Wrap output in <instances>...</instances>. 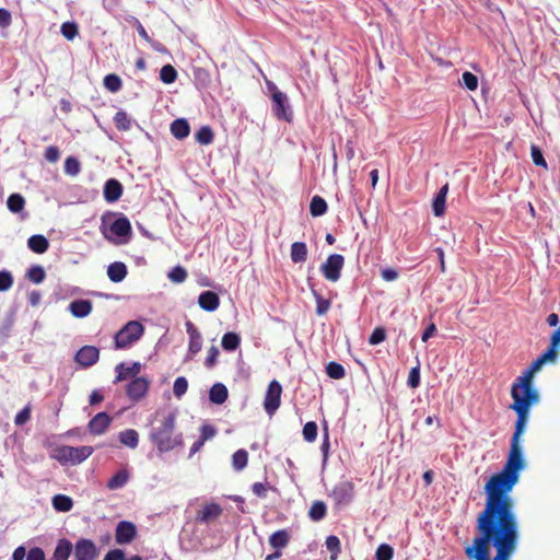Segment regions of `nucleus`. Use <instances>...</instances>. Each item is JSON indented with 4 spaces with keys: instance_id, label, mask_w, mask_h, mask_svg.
Returning <instances> with one entry per match:
<instances>
[{
    "instance_id": "nucleus-1",
    "label": "nucleus",
    "mask_w": 560,
    "mask_h": 560,
    "mask_svg": "<svg viewBox=\"0 0 560 560\" xmlns=\"http://www.w3.org/2000/svg\"><path fill=\"white\" fill-rule=\"evenodd\" d=\"M515 431L511 440L508 460L500 472L485 485L486 503L476 520V535L464 548L467 560H511L520 540L515 504L510 495L525 466L521 436L528 413L516 412Z\"/></svg>"
},
{
    "instance_id": "nucleus-2",
    "label": "nucleus",
    "mask_w": 560,
    "mask_h": 560,
    "mask_svg": "<svg viewBox=\"0 0 560 560\" xmlns=\"http://www.w3.org/2000/svg\"><path fill=\"white\" fill-rule=\"evenodd\" d=\"M544 364L545 362L538 357L513 383L511 388L513 404L511 405V409L515 412L529 415L530 407L539 401V394L533 387L532 383L535 373L538 372Z\"/></svg>"
},
{
    "instance_id": "nucleus-3",
    "label": "nucleus",
    "mask_w": 560,
    "mask_h": 560,
    "mask_svg": "<svg viewBox=\"0 0 560 560\" xmlns=\"http://www.w3.org/2000/svg\"><path fill=\"white\" fill-rule=\"evenodd\" d=\"M176 416L174 412L167 413L161 421V424L150 433V439L159 452L165 453L183 445V434L175 431Z\"/></svg>"
},
{
    "instance_id": "nucleus-4",
    "label": "nucleus",
    "mask_w": 560,
    "mask_h": 560,
    "mask_svg": "<svg viewBox=\"0 0 560 560\" xmlns=\"http://www.w3.org/2000/svg\"><path fill=\"white\" fill-rule=\"evenodd\" d=\"M93 452L94 448L89 445L78 447L62 445L54 450L52 457L61 464L78 465L89 458Z\"/></svg>"
},
{
    "instance_id": "nucleus-5",
    "label": "nucleus",
    "mask_w": 560,
    "mask_h": 560,
    "mask_svg": "<svg viewBox=\"0 0 560 560\" xmlns=\"http://www.w3.org/2000/svg\"><path fill=\"white\" fill-rule=\"evenodd\" d=\"M144 332L143 325L138 320L128 322L115 335V348L126 349L133 342L138 341Z\"/></svg>"
},
{
    "instance_id": "nucleus-6",
    "label": "nucleus",
    "mask_w": 560,
    "mask_h": 560,
    "mask_svg": "<svg viewBox=\"0 0 560 560\" xmlns=\"http://www.w3.org/2000/svg\"><path fill=\"white\" fill-rule=\"evenodd\" d=\"M345 265V257L340 254H331L320 266V271L326 280L337 282L341 277V270Z\"/></svg>"
},
{
    "instance_id": "nucleus-7",
    "label": "nucleus",
    "mask_w": 560,
    "mask_h": 560,
    "mask_svg": "<svg viewBox=\"0 0 560 560\" xmlns=\"http://www.w3.org/2000/svg\"><path fill=\"white\" fill-rule=\"evenodd\" d=\"M282 386L277 380H272L267 388L264 398V409L271 417L279 409L281 404Z\"/></svg>"
},
{
    "instance_id": "nucleus-8",
    "label": "nucleus",
    "mask_w": 560,
    "mask_h": 560,
    "mask_svg": "<svg viewBox=\"0 0 560 560\" xmlns=\"http://www.w3.org/2000/svg\"><path fill=\"white\" fill-rule=\"evenodd\" d=\"M272 113L277 119L291 122L293 120V110L291 109L289 98L285 93L278 92L272 95Z\"/></svg>"
},
{
    "instance_id": "nucleus-9",
    "label": "nucleus",
    "mask_w": 560,
    "mask_h": 560,
    "mask_svg": "<svg viewBox=\"0 0 560 560\" xmlns=\"http://www.w3.org/2000/svg\"><path fill=\"white\" fill-rule=\"evenodd\" d=\"M149 387L150 382L145 377H136L128 383L126 394L131 401L137 402L147 396Z\"/></svg>"
},
{
    "instance_id": "nucleus-10",
    "label": "nucleus",
    "mask_w": 560,
    "mask_h": 560,
    "mask_svg": "<svg viewBox=\"0 0 560 560\" xmlns=\"http://www.w3.org/2000/svg\"><path fill=\"white\" fill-rule=\"evenodd\" d=\"M98 556L97 548L91 539H79L74 547V560H95Z\"/></svg>"
},
{
    "instance_id": "nucleus-11",
    "label": "nucleus",
    "mask_w": 560,
    "mask_h": 560,
    "mask_svg": "<svg viewBox=\"0 0 560 560\" xmlns=\"http://www.w3.org/2000/svg\"><path fill=\"white\" fill-rule=\"evenodd\" d=\"M332 498L338 504H349L354 495V483L352 481H341L332 489Z\"/></svg>"
},
{
    "instance_id": "nucleus-12",
    "label": "nucleus",
    "mask_w": 560,
    "mask_h": 560,
    "mask_svg": "<svg viewBox=\"0 0 560 560\" xmlns=\"http://www.w3.org/2000/svg\"><path fill=\"white\" fill-rule=\"evenodd\" d=\"M100 350L94 346H83L75 353L74 360L82 368H90L98 361Z\"/></svg>"
},
{
    "instance_id": "nucleus-13",
    "label": "nucleus",
    "mask_w": 560,
    "mask_h": 560,
    "mask_svg": "<svg viewBox=\"0 0 560 560\" xmlns=\"http://www.w3.org/2000/svg\"><path fill=\"white\" fill-rule=\"evenodd\" d=\"M222 508L218 503H207L196 514V521L202 524H208L219 518L222 514Z\"/></svg>"
},
{
    "instance_id": "nucleus-14",
    "label": "nucleus",
    "mask_w": 560,
    "mask_h": 560,
    "mask_svg": "<svg viewBox=\"0 0 560 560\" xmlns=\"http://www.w3.org/2000/svg\"><path fill=\"white\" fill-rule=\"evenodd\" d=\"M136 536V526L131 522L121 521L118 523L115 533L117 544H129Z\"/></svg>"
},
{
    "instance_id": "nucleus-15",
    "label": "nucleus",
    "mask_w": 560,
    "mask_h": 560,
    "mask_svg": "<svg viewBox=\"0 0 560 560\" xmlns=\"http://www.w3.org/2000/svg\"><path fill=\"white\" fill-rule=\"evenodd\" d=\"M112 423V418L106 412H98L89 422V431L94 435L103 434Z\"/></svg>"
},
{
    "instance_id": "nucleus-16",
    "label": "nucleus",
    "mask_w": 560,
    "mask_h": 560,
    "mask_svg": "<svg viewBox=\"0 0 560 560\" xmlns=\"http://www.w3.org/2000/svg\"><path fill=\"white\" fill-rule=\"evenodd\" d=\"M142 365L140 362H133L130 366H127L125 363H119L116 365V378L114 383H119L128 377H138L137 375L141 372Z\"/></svg>"
},
{
    "instance_id": "nucleus-17",
    "label": "nucleus",
    "mask_w": 560,
    "mask_h": 560,
    "mask_svg": "<svg viewBox=\"0 0 560 560\" xmlns=\"http://www.w3.org/2000/svg\"><path fill=\"white\" fill-rule=\"evenodd\" d=\"M122 191L124 188L121 183L115 178H110L104 185V199L107 202L113 203L121 197Z\"/></svg>"
},
{
    "instance_id": "nucleus-18",
    "label": "nucleus",
    "mask_w": 560,
    "mask_h": 560,
    "mask_svg": "<svg viewBox=\"0 0 560 560\" xmlns=\"http://www.w3.org/2000/svg\"><path fill=\"white\" fill-rule=\"evenodd\" d=\"M109 231L116 235L121 237H130L132 233L130 221L124 214H119V217L109 225Z\"/></svg>"
},
{
    "instance_id": "nucleus-19",
    "label": "nucleus",
    "mask_w": 560,
    "mask_h": 560,
    "mask_svg": "<svg viewBox=\"0 0 560 560\" xmlns=\"http://www.w3.org/2000/svg\"><path fill=\"white\" fill-rule=\"evenodd\" d=\"M198 304L202 310L213 312L219 307L220 299L215 292L203 291L198 298Z\"/></svg>"
},
{
    "instance_id": "nucleus-20",
    "label": "nucleus",
    "mask_w": 560,
    "mask_h": 560,
    "mask_svg": "<svg viewBox=\"0 0 560 560\" xmlns=\"http://www.w3.org/2000/svg\"><path fill=\"white\" fill-rule=\"evenodd\" d=\"M69 311L74 317L82 318L92 312V303L89 300H74L70 303Z\"/></svg>"
},
{
    "instance_id": "nucleus-21",
    "label": "nucleus",
    "mask_w": 560,
    "mask_h": 560,
    "mask_svg": "<svg viewBox=\"0 0 560 560\" xmlns=\"http://www.w3.org/2000/svg\"><path fill=\"white\" fill-rule=\"evenodd\" d=\"M127 267L121 261H115L107 268V276L110 281L118 283L121 282L127 276Z\"/></svg>"
},
{
    "instance_id": "nucleus-22",
    "label": "nucleus",
    "mask_w": 560,
    "mask_h": 560,
    "mask_svg": "<svg viewBox=\"0 0 560 560\" xmlns=\"http://www.w3.org/2000/svg\"><path fill=\"white\" fill-rule=\"evenodd\" d=\"M290 537V533L287 529H279L270 535L269 545L273 549L280 550L288 546Z\"/></svg>"
},
{
    "instance_id": "nucleus-23",
    "label": "nucleus",
    "mask_w": 560,
    "mask_h": 560,
    "mask_svg": "<svg viewBox=\"0 0 560 560\" xmlns=\"http://www.w3.org/2000/svg\"><path fill=\"white\" fill-rule=\"evenodd\" d=\"M447 191H448V184H445L444 186H442L440 188L439 192L434 197L432 208H433V213L436 217H441L445 212V201H446Z\"/></svg>"
},
{
    "instance_id": "nucleus-24",
    "label": "nucleus",
    "mask_w": 560,
    "mask_h": 560,
    "mask_svg": "<svg viewBox=\"0 0 560 560\" xmlns=\"http://www.w3.org/2000/svg\"><path fill=\"white\" fill-rule=\"evenodd\" d=\"M27 246L36 254H44L49 247V242L44 235L35 234L27 240Z\"/></svg>"
},
{
    "instance_id": "nucleus-25",
    "label": "nucleus",
    "mask_w": 560,
    "mask_h": 560,
    "mask_svg": "<svg viewBox=\"0 0 560 560\" xmlns=\"http://www.w3.org/2000/svg\"><path fill=\"white\" fill-rule=\"evenodd\" d=\"M229 392L224 384L215 383L209 392V399L211 402L221 405L228 399Z\"/></svg>"
},
{
    "instance_id": "nucleus-26",
    "label": "nucleus",
    "mask_w": 560,
    "mask_h": 560,
    "mask_svg": "<svg viewBox=\"0 0 560 560\" xmlns=\"http://www.w3.org/2000/svg\"><path fill=\"white\" fill-rule=\"evenodd\" d=\"M171 132L176 139H185L190 132L189 124L184 118L175 119L171 124Z\"/></svg>"
},
{
    "instance_id": "nucleus-27",
    "label": "nucleus",
    "mask_w": 560,
    "mask_h": 560,
    "mask_svg": "<svg viewBox=\"0 0 560 560\" xmlns=\"http://www.w3.org/2000/svg\"><path fill=\"white\" fill-rule=\"evenodd\" d=\"M118 440L122 445L133 450L139 444V433L135 429H127L119 432Z\"/></svg>"
},
{
    "instance_id": "nucleus-28",
    "label": "nucleus",
    "mask_w": 560,
    "mask_h": 560,
    "mask_svg": "<svg viewBox=\"0 0 560 560\" xmlns=\"http://www.w3.org/2000/svg\"><path fill=\"white\" fill-rule=\"evenodd\" d=\"M307 246L304 242H294L291 245L290 256L293 262H304L307 259Z\"/></svg>"
},
{
    "instance_id": "nucleus-29",
    "label": "nucleus",
    "mask_w": 560,
    "mask_h": 560,
    "mask_svg": "<svg viewBox=\"0 0 560 560\" xmlns=\"http://www.w3.org/2000/svg\"><path fill=\"white\" fill-rule=\"evenodd\" d=\"M129 480V472L127 469H120L108 481L107 488L116 490L122 488Z\"/></svg>"
},
{
    "instance_id": "nucleus-30",
    "label": "nucleus",
    "mask_w": 560,
    "mask_h": 560,
    "mask_svg": "<svg viewBox=\"0 0 560 560\" xmlns=\"http://www.w3.org/2000/svg\"><path fill=\"white\" fill-rule=\"evenodd\" d=\"M328 206L325 199L318 195L311 199L310 212L313 217H320L327 212Z\"/></svg>"
},
{
    "instance_id": "nucleus-31",
    "label": "nucleus",
    "mask_w": 560,
    "mask_h": 560,
    "mask_svg": "<svg viewBox=\"0 0 560 560\" xmlns=\"http://www.w3.org/2000/svg\"><path fill=\"white\" fill-rule=\"evenodd\" d=\"M52 506L58 512H69L73 508V501L66 494H56L52 498Z\"/></svg>"
},
{
    "instance_id": "nucleus-32",
    "label": "nucleus",
    "mask_w": 560,
    "mask_h": 560,
    "mask_svg": "<svg viewBox=\"0 0 560 560\" xmlns=\"http://www.w3.org/2000/svg\"><path fill=\"white\" fill-rule=\"evenodd\" d=\"M72 550V545L67 539H60L54 551L55 560H68Z\"/></svg>"
},
{
    "instance_id": "nucleus-33",
    "label": "nucleus",
    "mask_w": 560,
    "mask_h": 560,
    "mask_svg": "<svg viewBox=\"0 0 560 560\" xmlns=\"http://www.w3.org/2000/svg\"><path fill=\"white\" fill-rule=\"evenodd\" d=\"M327 514V506L323 501H315L310 508L308 516L312 521H322Z\"/></svg>"
},
{
    "instance_id": "nucleus-34",
    "label": "nucleus",
    "mask_w": 560,
    "mask_h": 560,
    "mask_svg": "<svg viewBox=\"0 0 560 560\" xmlns=\"http://www.w3.org/2000/svg\"><path fill=\"white\" fill-rule=\"evenodd\" d=\"M222 348L226 351H234L241 345V337L236 332H226L222 337Z\"/></svg>"
},
{
    "instance_id": "nucleus-35",
    "label": "nucleus",
    "mask_w": 560,
    "mask_h": 560,
    "mask_svg": "<svg viewBox=\"0 0 560 560\" xmlns=\"http://www.w3.org/2000/svg\"><path fill=\"white\" fill-rule=\"evenodd\" d=\"M114 122L116 128L120 131H128L131 128V119L124 110H119L115 114Z\"/></svg>"
},
{
    "instance_id": "nucleus-36",
    "label": "nucleus",
    "mask_w": 560,
    "mask_h": 560,
    "mask_svg": "<svg viewBox=\"0 0 560 560\" xmlns=\"http://www.w3.org/2000/svg\"><path fill=\"white\" fill-rule=\"evenodd\" d=\"M325 544L326 548L330 551V560H337L341 552L340 539L335 535H330L326 538Z\"/></svg>"
},
{
    "instance_id": "nucleus-37",
    "label": "nucleus",
    "mask_w": 560,
    "mask_h": 560,
    "mask_svg": "<svg viewBox=\"0 0 560 560\" xmlns=\"http://www.w3.org/2000/svg\"><path fill=\"white\" fill-rule=\"evenodd\" d=\"M196 141L200 144L208 145L213 142L214 135L209 126H202L195 135Z\"/></svg>"
},
{
    "instance_id": "nucleus-38",
    "label": "nucleus",
    "mask_w": 560,
    "mask_h": 560,
    "mask_svg": "<svg viewBox=\"0 0 560 560\" xmlns=\"http://www.w3.org/2000/svg\"><path fill=\"white\" fill-rule=\"evenodd\" d=\"M312 294L316 301V314L322 316L325 315L330 308L331 302L324 299L315 289H311Z\"/></svg>"
},
{
    "instance_id": "nucleus-39",
    "label": "nucleus",
    "mask_w": 560,
    "mask_h": 560,
    "mask_svg": "<svg viewBox=\"0 0 560 560\" xmlns=\"http://www.w3.org/2000/svg\"><path fill=\"white\" fill-rule=\"evenodd\" d=\"M8 208L11 212L18 213L23 210L25 200L20 194H12L7 200Z\"/></svg>"
},
{
    "instance_id": "nucleus-40",
    "label": "nucleus",
    "mask_w": 560,
    "mask_h": 560,
    "mask_svg": "<svg viewBox=\"0 0 560 560\" xmlns=\"http://www.w3.org/2000/svg\"><path fill=\"white\" fill-rule=\"evenodd\" d=\"M248 453L241 448L237 450L232 456V464L235 470H242L247 466Z\"/></svg>"
},
{
    "instance_id": "nucleus-41",
    "label": "nucleus",
    "mask_w": 560,
    "mask_h": 560,
    "mask_svg": "<svg viewBox=\"0 0 560 560\" xmlns=\"http://www.w3.org/2000/svg\"><path fill=\"white\" fill-rule=\"evenodd\" d=\"M326 373L330 378L334 380H340L346 375L345 368L335 361H331L326 365Z\"/></svg>"
},
{
    "instance_id": "nucleus-42",
    "label": "nucleus",
    "mask_w": 560,
    "mask_h": 560,
    "mask_svg": "<svg viewBox=\"0 0 560 560\" xmlns=\"http://www.w3.org/2000/svg\"><path fill=\"white\" fill-rule=\"evenodd\" d=\"M26 277L33 283H40L44 281L46 273L42 266L35 265L27 270Z\"/></svg>"
},
{
    "instance_id": "nucleus-43",
    "label": "nucleus",
    "mask_w": 560,
    "mask_h": 560,
    "mask_svg": "<svg viewBox=\"0 0 560 560\" xmlns=\"http://www.w3.org/2000/svg\"><path fill=\"white\" fill-rule=\"evenodd\" d=\"M177 78V71L172 65H165L160 71V79L166 84L175 82Z\"/></svg>"
},
{
    "instance_id": "nucleus-44",
    "label": "nucleus",
    "mask_w": 560,
    "mask_h": 560,
    "mask_svg": "<svg viewBox=\"0 0 560 560\" xmlns=\"http://www.w3.org/2000/svg\"><path fill=\"white\" fill-rule=\"evenodd\" d=\"M121 85V80L117 74L110 73L104 78V86L113 93L118 92Z\"/></svg>"
},
{
    "instance_id": "nucleus-45",
    "label": "nucleus",
    "mask_w": 560,
    "mask_h": 560,
    "mask_svg": "<svg viewBox=\"0 0 560 560\" xmlns=\"http://www.w3.org/2000/svg\"><path fill=\"white\" fill-rule=\"evenodd\" d=\"M317 430H318V428H317L316 422H314V421L306 422L304 424L303 431H302L304 440L308 443L314 442L317 438Z\"/></svg>"
},
{
    "instance_id": "nucleus-46",
    "label": "nucleus",
    "mask_w": 560,
    "mask_h": 560,
    "mask_svg": "<svg viewBox=\"0 0 560 560\" xmlns=\"http://www.w3.org/2000/svg\"><path fill=\"white\" fill-rule=\"evenodd\" d=\"M61 34L68 40H72L79 34L78 25L73 22H65L61 24Z\"/></svg>"
},
{
    "instance_id": "nucleus-47",
    "label": "nucleus",
    "mask_w": 560,
    "mask_h": 560,
    "mask_svg": "<svg viewBox=\"0 0 560 560\" xmlns=\"http://www.w3.org/2000/svg\"><path fill=\"white\" fill-rule=\"evenodd\" d=\"M81 165L78 159L69 156L65 161V173L70 176H77L80 173Z\"/></svg>"
},
{
    "instance_id": "nucleus-48",
    "label": "nucleus",
    "mask_w": 560,
    "mask_h": 560,
    "mask_svg": "<svg viewBox=\"0 0 560 560\" xmlns=\"http://www.w3.org/2000/svg\"><path fill=\"white\" fill-rule=\"evenodd\" d=\"M394 556V549L387 544H382L377 547L375 552V560H392Z\"/></svg>"
},
{
    "instance_id": "nucleus-49",
    "label": "nucleus",
    "mask_w": 560,
    "mask_h": 560,
    "mask_svg": "<svg viewBox=\"0 0 560 560\" xmlns=\"http://www.w3.org/2000/svg\"><path fill=\"white\" fill-rule=\"evenodd\" d=\"M187 271L184 267L182 266H176L174 267L171 272L168 273V278L172 282H175V283H182L186 280L187 278Z\"/></svg>"
},
{
    "instance_id": "nucleus-50",
    "label": "nucleus",
    "mask_w": 560,
    "mask_h": 560,
    "mask_svg": "<svg viewBox=\"0 0 560 560\" xmlns=\"http://www.w3.org/2000/svg\"><path fill=\"white\" fill-rule=\"evenodd\" d=\"M188 389V382L184 376L175 380L173 385V393L177 398H180Z\"/></svg>"
},
{
    "instance_id": "nucleus-51",
    "label": "nucleus",
    "mask_w": 560,
    "mask_h": 560,
    "mask_svg": "<svg viewBox=\"0 0 560 560\" xmlns=\"http://www.w3.org/2000/svg\"><path fill=\"white\" fill-rule=\"evenodd\" d=\"M462 83L469 91H475L478 88V78L474 73L465 71L462 75Z\"/></svg>"
},
{
    "instance_id": "nucleus-52",
    "label": "nucleus",
    "mask_w": 560,
    "mask_h": 560,
    "mask_svg": "<svg viewBox=\"0 0 560 560\" xmlns=\"http://www.w3.org/2000/svg\"><path fill=\"white\" fill-rule=\"evenodd\" d=\"M202 348V337L201 334H195L192 337H189V348L188 351L191 355L197 354Z\"/></svg>"
},
{
    "instance_id": "nucleus-53",
    "label": "nucleus",
    "mask_w": 560,
    "mask_h": 560,
    "mask_svg": "<svg viewBox=\"0 0 560 560\" xmlns=\"http://www.w3.org/2000/svg\"><path fill=\"white\" fill-rule=\"evenodd\" d=\"M386 339V330L383 327H376L369 337V343L372 346L378 345Z\"/></svg>"
},
{
    "instance_id": "nucleus-54",
    "label": "nucleus",
    "mask_w": 560,
    "mask_h": 560,
    "mask_svg": "<svg viewBox=\"0 0 560 560\" xmlns=\"http://www.w3.org/2000/svg\"><path fill=\"white\" fill-rule=\"evenodd\" d=\"M530 154H532V160L535 165L542 166L544 168H547L546 160L542 155L541 150L537 145H535V144L532 145Z\"/></svg>"
},
{
    "instance_id": "nucleus-55",
    "label": "nucleus",
    "mask_w": 560,
    "mask_h": 560,
    "mask_svg": "<svg viewBox=\"0 0 560 560\" xmlns=\"http://www.w3.org/2000/svg\"><path fill=\"white\" fill-rule=\"evenodd\" d=\"M31 412L32 408L31 405L28 404L21 411L18 412V415L14 418V423L16 425L25 424L31 419Z\"/></svg>"
},
{
    "instance_id": "nucleus-56",
    "label": "nucleus",
    "mask_w": 560,
    "mask_h": 560,
    "mask_svg": "<svg viewBox=\"0 0 560 560\" xmlns=\"http://www.w3.org/2000/svg\"><path fill=\"white\" fill-rule=\"evenodd\" d=\"M13 284V277L11 272L2 270L0 271V291L9 290Z\"/></svg>"
},
{
    "instance_id": "nucleus-57",
    "label": "nucleus",
    "mask_w": 560,
    "mask_h": 560,
    "mask_svg": "<svg viewBox=\"0 0 560 560\" xmlns=\"http://www.w3.org/2000/svg\"><path fill=\"white\" fill-rule=\"evenodd\" d=\"M270 486L268 482H255L252 486L253 493L258 498H266Z\"/></svg>"
},
{
    "instance_id": "nucleus-58",
    "label": "nucleus",
    "mask_w": 560,
    "mask_h": 560,
    "mask_svg": "<svg viewBox=\"0 0 560 560\" xmlns=\"http://www.w3.org/2000/svg\"><path fill=\"white\" fill-rule=\"evenodd\" d=\"M217 434V429L211 424H203L200 428V440L203 442L212 439Z\"/></svg>"
},
{
    "instance_id": "nucleus-59",
    "label": "nucleus",
    "mask_w": 560,
    "mask_h": 560,
    "mask_svg": "<svg viewBox=\"0 0 560 560\" xmlns=\"http://www.w3.org/2000/svg\"><path fill=\"white\" fill-rule=\"evenodd\" d=\"M219 353V349L215 346L210 347L208 355L205 361L207 368L211 369L215 365Z\"/></svg>"
},
{
    "instance_id": "nucleus-60",
    "label": "nucleus",
    "mask_w": 560,
    "mask_h": 560,
    "mask_svg": "<svg viewBox=\"0 0 560 560\" xmlns=\"http://www.w3.org/2000/svg\"><path fill=\"white\" fill-rule=\"evenodd\" d=\"M408 385L411 388H417L420 385V370L419 366L411 369L408 375Z\"/></svg>"
},
{
    "instance_id": "nucleus-61",
    "label": "nucleus",
    "mask_w": 560,
    "mask_h": 560,
    "mask_svg": "<svg viewBox=\"0 0 560 560\" xmlns=\"http://www.w3.org/2000/svg\"><path fill=\"white\" fill-rule=\"evenodd\" d=\"M45 159L50 163H56L60 158V151L57 147L50 145L45 150Z\"/></svg>"
},
{
    "instance_id": "nucleus-62",
    "label": "nucleus",
    "mask_w": 560,
    "mask_h": 560,
    "mask_svg": "<svg viewBox=\"0 0 560 560\" xmlns=\"http://www.w3.org/2000/svg\"><path fill=\"white\" fill-rule=\"evenodd\" d=\"M558 354V347L550 343L548 349L539 355V358L546 363L549 361H553Z\"/></svg>"
},
{
    "instance_id": "nucleus-63",
    "label": "nucleus",
    "mask_w": 560,
    "mask_h": 560,
    "mask_svg": "<svg viewBox=\"0 0 560 560\" xmlns=\"http://www.w3.org/2000/svg\"><path fill=\"white\" fill-rule=\"evenodd\" d=\"M26 560H45V553L43 549L38 547L31 548L27 552Z\"/></svg>"
},
{
    "instance_id": "nucleus-64",
    "label": "nucleus",
    "mask_w": 560,
    "mask_h": 560,
    "mask_svg": "<svg viewBox=\"0 0 560 560\" xmlns=\"http://www.w3.org/2000/svg\"><path fill=\"white\" fill-rule=\"evenodd\" d=\"M125 553L120 549H114L107 552L104 560H124Z\"/></svg>"
}]
</instances>
